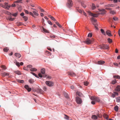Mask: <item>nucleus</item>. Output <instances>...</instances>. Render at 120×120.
Masks as SVG:
<instances>
[{
  "label": "nucleus",
  "instance_id": "nucleus-1",
  "mask_svg": "<svg viewBox=\"0 0 120 120\" xmlns=\"http://www.w3.org/2000/svg\"><path fill=\"white\" fill-rule=\"evenodd\" d=\"M46 85L49 86L51 87L52 86L54 85L53 82L51 81H46L45 82Z\"/></svg>",
  "mask_w": 120,
  "mask_h": 120
},
{
  "label": "nucleus",
  "instance_id": "nucleus-2",
  "mask_svg": "<svg viewBox=\"0 0 120 120\" xmlns=\"http://www.w3.org/2000/svg\"><path fill=\"white\" fill-rule=\"evenodd\" d=\"M91 99L92 100H94L95 102H99L100 100L99 98L96 97L92 96L91 98Z\"/></svg>",
  "mask_w": 120,
  "mask_h": 120
},
{
  "label": "nucleus",
  "instance_id": "nucleus-3",
  "mask_svg": "<svg viewBox=\"0 0 120 120\" xmlns=\"http://www.w3.org/2000/svg\"><path fill=\"white\" fill-rule=\"evenodd\" d=\"M67 6L68 8H70L72 6L73 4L71 0H68L67 4Z\"/></svg>",
  "mask_w": 120,
  "mask_h": 120
},
{
  "label": "nucleus",
  "instance_id": "nucleus-4",
  "mask_svg": "<svg viewBox=\"0 0 120 120\" xmlns=\"http://www.w3.org/2000/svg\"><path fill=\"white\" fill-rule=\"evenodd\" d=\"M76 102L79 104H81L82 102V100L81 98L78 97H77L76 98Z\"/></svg>",
  "mask_w": 120,
  "mask_h": 120
},
{
  "label": "nucleus",
  "instance_id": "nucleus-5",
  "mask_svg": "<svg viewBox=\"0 0 120 120\" xmlns=\"http://www.w3.org/2000/svg\"><path fill=\"white\" fill-rule=\"evenodd\" d=\"M31 9L34 10L33 11V12L34 14V15L36 16H38V11L36 9L33 8H31Z\"/></svg>",
  "mask_w": 120,
  "mask_h": 120
},
{
  "label": "nucleus",
  "instance_id": "nucleus-6",
  "mask_svg": "<svg viewBox=\"0 0 120 120\" xmlns=\"http://www.w3.org/2000/svg\"><path fill=\"white\" fill-rule=\"evenodd\" d=\"M101 48L104 49H107L109 48V47L108 45H107L103 44L101 46Z\"/></svg>",
  "mask_w": 120,
  "mask_h": 120
},
{
  "label": "nucleus",
  "instance_id": "nucleus-7",
  "mask_svg": "<svg viewBox=\"0 0 120 120\" xmlns=\"http://www.w3.org/2000/svg\"><path fill=\"white\" fill-rule=\"evenodd\" d=\"M99 11L100 12H101L100 13V14L102 15H104L105 14L106 12V11L105 9H102L99 10Z\"/></svg>",
  "mask_w": 120,
  "mask_h": 120
},
{
  "label": "nucleus",
  "instance_id": "nucleus-8",
  "mask_svg": "<svg viewBox=\"0 0 120 120\" xmlns=\"http://www.w3.org/2000/svg\"><path fill=\"white\" fill-rule=\"evenodd\" d=\"M88 12L90 15H91L93 17H98V15H97L92 13L90 11H88Z\"/></svg>",
  "mask_w": 120,
  "mask_h": 120
},
{
  "label": "nucleus",
  "instance_id": "nucleus-9",
  "mask_svg": "<svg viewBox=\"0 0 120 120\" xmlns=\"http://www.w3.org/2000/svg\"><path fill=\"white\" fill-rule=\"evenodd\" d=\"M1 75L2 76L4 77L6 76H8L9 75V74L8 73L4 72L1 73Z\"/></svg>",
  "mask_w": 120,
  "mask_h": 120
},
{
  "label": "nucleus",
  "instance_id": "nucleus-10",
  "mask_svg": "<svg viewBox=\"0 0 120 120\" xmlns=\"http://www.w3.org/2000/svg\"><path fill=\"white\" fill-rule=\"evenodd\" d=\"M85 42L86 44H91V43L92 41L90 39L88 38H87L86 39V41H85Z\"/></svg>",
  "mask_w": 120,
  "mask_h": 120
},
{
  "label": "nucleus",
  "instance_id": "nucleus-11",
  "mask_svg": "<svg viewBox=\"0 0 120 120\" xmlns=\"http://www.w3.org/2000/svg\"><path fill=\"white\" fill-rule=\"evenodd\" d=\"M68 74L72 76H76L75 74L73 72H68Z\"/></svg>",
  "mask_w": 120,
  "mask_h": 120
},
{
  "label": "nucleus",
  "instance_id": "nucleus-12",
  "mask_svg": "<svg viewBox=\"0 0 120 120\" xmlns=\"http://www.w3.org/2000/svg\"><path fill=\"white\" fill-rule=\"evenodd\" d=\"M24 87L28 91L30 92L31 90V88H29V86L27 85H26L24 86Z\"/></svg>",
  "mask_w": 120,
  "mask_h": 120
},
{
  "label": "nucleus",
  "instance_id": "nucleus-13",
  "mask_svg": "<svg viewBox=\"0 0 120 120\" xmlns=\"http://www.w3.org/2000/svg\"><path fill=\"white\" fill-rule=\"evenodd\" d=\"M105 63V62L103 60H100L98 61L97 64L99 65H102Z\"/></svg>",
  "mask_w": 120,
  "mask_h": 120
},
{
  "label": "nucleus",
  "instance_id": "nucleus-14",
  "mask_svg": "<svg viewBox=\"0 0 120 120\" xmlns=\"http://www.w3.org/2000/svg\"><path fill=\"white\" fill-rule=\"evenodd\" d=\"M115 91H120V86H118L115 89Z\"/></svg>",
  "mask_w": 120,
  "mask_h": 120
},
{
  "label": "nucleus",
  "instance_id": "nucleus-15",
  "mask_svg": "<svg viewBox=\"0 0 120 120\" xmlns=\"http://www.w3.org/2000/svg\"><path fill=\"white\" fill-rule=\"evenodd\" d=\"M38 93L40 94H43L44 93V91L40 89H38Z\"/></svg>",
  "mask_w": 120,
  "mask_h": 120
},
{
  "label": "nucleus",
  "instance_id": "nucleus-16",
  "mask_svg": "<svg viewBox=\"0 0 120 120\" xmlns=\"http://www.w3.org/2000/svg\"><path fill=\"white\" fill-rule=\"evenodd\" d=\"M106 34L107 35L109 36H112V35L111 34V32L109 30H108L106 31Z\"/></svg>",
  "mask_w": 120,
  "mask_h": 120
},
{
  "label": "nucleus",
  "instance_id": "nucleus-17",
  "mask_svg": "<svg viewBox=\"0 0 120 120\" xmlns=\"http://www.w3.org/2000/svg\"><path fill=\"white\" fill-rule=\"evenodd\" d=\"M14 62L18 67L20 66V63L19 62H17L16 60H15L14 61Z\"/></svg>",
  "mask_w": 120,
  "mask_h": 120
},
{
  "label": "nucleus",
  "instance_id": "nucleus-18",
  "mask_svg": "<svg viewBox=\"0 0 120 120\" xmlns=\"http://www.w3.org/2000/svg\"><path fill=\"white\" fill-rule=\"evenodd\" d=\"M15 56L19 58L21 56V55L20 54L17 53H15Z\"/></svg>",
  "mask_w": 120,
  "mask_h": 120
},
{
  "label": "nucleus",
  "instance_id": "nucleus-19",
  "mask_svg": "<svg viewBox=\"0 0 120 120\" xmlns=\"http://www.w3.org/2000/svg\"><path fill=\"white\" fill-rule=\"evenodd\" d=\"M41 73L42 74H44L45 72V68H43L41 69Z\"/></svg>",
  "mask_w": 120,
  "mask_h": 120
},
{
  "label": "nucleus",
  "instance_id": "nucleus-20",
  "mask_svg": "<svg viewBox=\"0 0 120 120\" xmlns=\"http://www.w3.org/2000/svg\"><path fill=\"white\" fill-rule=\"evenodd\" d=\"M103 117L107 120H108L109 118V116L107 114H104L103 115Z\"/></svg>",
  "mask_w": 120,
  "mask_h": 120
},
{
  "label": "nucleus",
  "instance_id": "nucleus-21",
  "mask_svg": "<svg viewBox=\"0 0 120 120\" xmlns=\"http://www.w3.org/2000/svg\"><path fill=\"white\" fill-rule=\"evenodd\" d=\"M15 19V18H12L11 16H9L8 19V20L10 21H12L14 20Z\"/></svg>",
  "mask_w": 120,
  "mask_h": 120
},
{
  "label": "nucleus",
  "instance_id": "nucleus-22",
  "mask_svg": "<svg viewBox=\"0 0 120 120\" xmlns=\"http://www.w3.org/2000/svg\"><path fill=\"white\" fill-rule=\"evenodd\" d=\"M14 73L18 74V75H21V73L19 71H14Z\"/></svg>",
  "mask_w": 120,
  "mask_h": 120
},
{
  "label": "nucleus",
  "instance_id": "nucleus-23",
  "mask_svg": "<svg viewBox=\"0 0 120 120\" xmlns=\"http://www.w3.org/2000/svg\"><path fill=\"white\" fill-rule=\"evenodd\" d=\"M64 115L65 116L64 117V119L68 120H69V117L68 116L65 114H64Z\"/></svg>",
  "mask_w": 120,
  "mask_h": 120
},
{
  "label": "nucleus",
  "instance_id": "nucleus-24",
  "mask_svg": "<svg viewBox=\"0 0 120 120\" xmlns=\"http://www.w3.org/2000/svg\"><path fill=\"white\" fill-rule=\"evenodd\" d=\"M43 77H46L47 78L49 79H50L51 78V77L50 76L45 74L44 75Z\"/></svg>",
  "mask_w": 120,
  "mask_h": 120
},
{
  "label": "nucleus",
  "instance_id": "nucleus-25",
  "mask_svg": "<svg viewBox=\"0 0 120 120\" xmlns=\"http://www.w3.org/2000/svg\"><path fill=\"white\" fill-rule=\"evenodd\" d=\"M91 118L94 119L96 120L97 119V116L95 115H93L92 116Z\"/></svg>",
  "mask_w": 120,
  "mask_h": 120
},
{
  "label": "nucleus",
  "instance_id": "nucleus-26",
  "mask_svg": "<svg viewBox=\"0 0 120 120\" xmlns=\"http://www.w3.org/2000/svg\"><path fill=\"white\" fill-rule=\"evenodd\" d=\"M76 94L77 95L81 97L82 95V93L79 92H77L76 93Z\"/></svg>",
  "mask_w": 120,
  "mask_h": 120
},
{
  "label": "nucleus",
  "instance_id": "nucleus-27",
  "mask_svg": "<svg viewBox=\"0 0 120 120\" xmlns=\"http://www.w3.org/2000/svg\"><path fill=\"white\" fill-rule=\"evenodd\" d=\"M64 94L65 97L66 98H69L68 94L66 93L65 92H64Z\"/></svg>",
  "mask_w": 120,
  "mask_h": 120
},
{
  "label": "nucleus",
  "instance_id": "nucleus-28",
  "mask_svg": "<svg viewBox=\"0 0 120 120\" xmlns=\"http://www.w3.org/2000/svg\"><path fill=\"white\" fill-rule=\"evenodd\" d=\"M91 8L92 10H94L96 8V7L94 4H92Z\"/></svg>",
  "mask_w": 120,
  "mask_h": 120
},
{
  "label": "nucleus",
  "instance_id": "nucleus-29",
  "mask_svg": "<svg viewBox=\"0 0 120 120\" xmlns=\"http://www.w3.org/2000/svg\"><path fill=\"white\" fill-rule=\"evenodd\" d=\"M113 5L112 4H108L107 5H105V7H113Z\"/></svg>",
  "mask_w": 120,
  "mask_h": 120
},
{
  "label": "nucleus",
  "instance_id": "nucleus-30",
  "mask_svg": "<svg viewBox=\"0 0 120 120\" xmlns=\"http://www.w3.org/2000/svg\"><path fill=\"white\" fill-rule=\"evenodd\" d=\"M116 101L117 102H120V97H119L116 98Z\"/></svg>",
  "mask_w": 120,
  "mask_h": 120
},
{
  "label": "nucleus",
  "instance_id": "nucleus-31",
  "mask_svg": "<svg viewBox=\"0 0 120 120\" xmlns=\"http://www.w3.org/2000/svg\"><path fill=\"white\" fill-rule=\"evenodd\" d=\"M1 67L3 69V70H6L7 69V68L6 66L4 65H2L1 66Z\"/></svg>",
  "mask_w": 120,
  "mask_h": 120
},
{
  "label": "nucleus",
  "instance_id": "nucleus-32",
  "mask_svg": "<svg viewBox=\"0 0 120 120\" xmlns=\"http://www.w3.org/2000/svg\"><path fill=\"white\" fill-rule=\"evenodd\" d=\"M30 70L31 71H36L37 70L36 68H34L30 69Z\"/></svg>",
  "mask_w": 120,
  "mask_h": 120
},
{
  "label": "nucleus",
  "instance_id": "nucleus-33",
  "mask_svg": "<svg viewBox=\"0 0 120 120\" xmlns=\"http://www.w3.org/2000/svg\"><path fill=\"white\" fill-rule=\"evenodd\" d=\"M9 50L7 48H5L3 49L4 51L6 52H8Z\"/></svg>",
  "mask_w": 120,
  "mask_h": 120
},
{
  "label": "nucleus",
  "instance_id": "nucleus-34",
  "mask_svg": "<svg viewBox=\"0 0 120 120\" xmlns=\"http://www.w3.org/2000/svg\"><path fill=\"white\" fill-rule=\"evenodd\" d=\"M29 82L30 83H33L34 82V80L32 79L29 80Z\"/></svg>",
  "mask_w": 120,
  "mask_h": 120
},
{
  "label": "nucleus",
  "instance_id": "nucleus-35",
  "mask_svg": "<svg viewBox=\"0 0 120 120\" xmlns=\"http://www.w3.org/2000/svg\"><path fill=\"white\" fill-rule=\"evenodd\" d=\"M101 31L102 34H103L105 35V33L103 29H101Z\"/></svg>",
  "mask_w": 120,
  "mask_h": 120
},
{
  "label": "nucleus",
  "instance_id": "nucleus-36",
  "mask_svg": "<svg viewBox=\"0 0 120 120\" xmlns=\"http://www.w3.org/2000/svg\"><path fill=\"white\" fill-rule=\"evenodd\" d=\"M114 109L116 111H117L118 110V107L117 106H116L114 107Z\"/></svg>",
  "mask_w": 120,
  "mask_h": 120
},
{
  "label": "nucleus",
  "instance_id": "nucleus-37",
  "mask_svg": "<svg viewBox=\"0 0 120 120\" xmlns=\"http://www.w3.org/2000/svg\"><path fill=\"white\" fill-rule=\"evenodd\" d=\"M45 53L48 56L51 55V53L47 51H46Z\"/></svg>",
  "mask_w": 120,
  "mask_h": 120
},
{
  "label": "nucleus",
  "instance_id": "nucleus-38",
  "mask_svg": "<svg viewBox=\"0 0 120 120\" xmlns=\"http://www.w3.org/2000/svg\"><path fill=\"white\" fill-rule=\"evenodd\" d=\"M116 80L115 79L112 81L111 83L113 84H115L116 83Z\"/></svg>",
  "mask_w": 120,
  "mask_h": 120
},
{
  "label": "nucleus",
  "instance_id": "nucleus-39",
  "mask_svg": "<svg viewBox=\"0 0 120 120\" xmlns=\"http://www.w3.org/2000/svg\"><path fill=\"white\" fill-rule=\"evenodd\" d=\"M23 18L24 19L25 21H26L28 19V17L26 16H23Z\"/></svg>",
  "mask_w": 120,
  "mask_h": 120
},
{
  "label": "nucleus",
  "instance_id": "nucleus-40",
  "mask_svg": "<svg viewBox=\"0 0 120 120\" xmlns=\"http://www.w3.org/2000/svg\"><path fill=\"white\" fill-rule=\"evenodd\" d=\"M107 40H108V42L109 43H111L112 42V40L111 39H110V38H108V39Z\"/></svg>",
  "mask_w": 120,
  "mask_h": 120
},
{
  "label": "nucleus",
  "instance_id": "nucleus-41",
  "mask_svg": "<svg viewBox=\"0 0 120 120\" xmlns=\"http://www.w3.org/2000/svg\"><path fill=\"white\" fill-rule=\"evenodd\" d=\"M113 77L114 78H116L118 79H120V76L118 75H115Z\"/></svg>",
  "mask_w": 120,
  "mask_h": 120
},
{
  "label": "nucleus",
  "instance_id": "nucleus-42",
  "mask_svg": "<svg viewBox=\"0 0 120 120\" xmlns=\"http://www.w3.org/2000/svg\"><path fill=\"white\" fill-rule=\"evenodd\" d=\"M55 23L56 24V25L60 27H62L61 25H60L58 22H56Z\"/></svg>",
  "mask_w": 120,
  "mask_h": 120
},
{
  "label": "nucleus",
  "instance_id": "nucleus-43",
  "mask_svg": "<svg viewBox=\"0 0 120 120\" xmlns=\"http://www.w3.org/2000/svg\"><path fill=\"white\" fill-rule=\"evenodd\" d=\"M17 14H18V12H16L15 13L11 14V15H12L13 16H14V17H16L17 16Z\"/></svg>",
  "mask_w": 120,
  "mask_h": 120
},
{
  "label": "nucleus",
  "instance_id": "nucleus-44",
  "mask_svg": "<svg viewBox=\"0 0 120 120\" xmlns=\"http://www.w3.org/2000/svg\"><path fill=\"white\" fill-rule=\"evenodd\" d=\"M113 20L116 21H117L118 20V18L116 17H114L113 18Z\"/></svg>",
  "mask_w": 120,
  "mask_h": 120
},
{
  "label": "nucleus",
  "instance_id": "nucleus-45",
  "mask_svg": "<svg viewBox=\"0 0 120 120\" xmlns=\"http://www.w3.org/2000/svg\"><path fill=\"white\" fill-rule=\"evenodd\" d=\"M93 24L94 25L96 29L98 30V28L97 26V23H96L95 24L94 23H93Z\"/></svg>",
  "mask_w": 120,
  "mask_h": 120
},
{
  "label": "nucleus",
  "instance_id": "nucleus-46",
  "mask_svg": "<svg viewBox=\"0 0 120 120\" xmlns=\"http://www.w3.org/2000/svg\"><path fill=\"white\" fill-rule=\"evenodd\" d=\"M17 81L21 83H23L24 82V81L23 80H18Z\"/></svg>",
  "mask_w": 120,
  "mask_h": 120
},
{
  "label": "nucleus",
  "instance_id": "nucleus-47",
  "mask_svg": "<svg viewBox=\"0 0 120 120\" xmlns=\"http://www.w3.org/2000/svg\"><path fill=\"white\" fill-rule=\"evenodd\" d=\"M11 5H9L6 6V8L5 9H9V8L11 7Z\"/></svg>",
  "mask_w": 120,
  "mask_h": 120
},
{
  "label": "nucleus",
  "instance_id": "nucleus-48",
  "mask_svg": "<svg viewBox=\"0 0 120 120\" xmlns=\"http://www.w3.org/2000/svg\"><path fill=\"white\" fill-rule=\"evenodd\" d=\"M110 13L112 14H115L116 12L115 11H110Z\"/></svg>",
  "mask_w": 120,
  "mask_h": 120
},
{
  "label": "nucleus",
  "instance_id": "nucleus-49",
  "mask_svg": "<svg viewBox=\"0 0 120 120\" xmlns=\"http://www.w3.org/2000/svg\"><path fill=\"white\" fill-rule=\"evenodd\" d=\"M81 4L82 5L84 8L86 7V6L84 4V3L83 2L81 3Z\"/></svg>",
  "mask_w": 120,
  "mask_h": 120
},
{
  "label": "nucleus",
  "instance_id": "nucleus-50",
  "mask_svg": "<svg viewBox=\"0 0 120 120\" xmlns=\"http://www.w3.org/2000/svg\"><path fill=\"white\" fill-rule=\"evenodd\" d=\"M43 30L46 33H48L49 32L48 30H47L46 29H45L44 28H43Z\"/></svg>",
  "mask_w": 120,
  "mask_h": 120
},
{
  "label": "nucleus",
  "instance_id": "nucleus-51",
  "mask_svg": "<svg viewBox=\"0 0 120 120\" xmlns=\"http://www.w3.org/2000/svg\"><path fill=\"white\" fill-rule=\"evenodd\" d=\"M84 84L85 85L87 86L89 84V82H88L86 81V82H84Z\"/></svg>",
  "mask_w": 120,
  "mask_h": 120
},
{
  "label": "nucleus",
  "instance_id": "nucleus-52",
  "mask_svg": "<svg viewBox=\"0 0 120 120\" xmlns=\"http://www.w3.org/2000/svg\"><path fill=\"white\" fill-rule=\"evenodd\" d=\"M43 89L45 91H46L47 90V88L46 86H44L43 87Z\"/></svg>",
  "mask_w": 120,
  "mask_h": 120
},
{
  "label": "nucleus",
  "instance_id": "nucleus-53",
  "mask_svg": "<svg viewBox=\"0 0 120 120\" xmlns=\"http://www.w3.org/2000/svg\"><path fill=\"white\" fill-rule=\"evenodd\" d=\"M5 13L7 14V15H11V13L8 11L6 12Z\"/></svg>",
  "mask_w": 120,
  "mask_h": 120
},
{
  "label": "nucleus",
  "instance_id": "nucleus-54",
  "mask_svg": "<svg viewBox=\"0 0 120 120\" xmlns=\"http://www.w3.org/2000/svg\"><path fill=\"white\" fill-rule=\"evenodd\" d=\"M24 11L25 12V13L27 14H29V12L28 11L26 10L25 9H24Z\"/></svg>",
  "mask_w": 120,
  "mask_h": 120
},
{
  "label": "nucleus",
  "instance_id": "nucleus-55",
  "mask_svg": "<svg viewBox=\"0 0 120 120\" xmlns=\"http://www.w3.org/2000/svg\"><path fill=\"white\" fill-rule=\"evenodd\" d=\"M77 10H78V11L80 13H82V11H82L79 9H77Z\"/></svg>",
  "mask_w": 120,
  "mask_h": 120
},
{
  "label": "nucleus",
  "instance_id": "nucleus-56",
  "mask_svg": "<svg viewBox=\"0 0 120 120\" xmlns=\"http://www.w3.org/2000/svg\"><path fill=\"white\" fill-rule=\"evenodd\" d=\"M91 103L92 104L94 105L95 104V101L94 100H92Z\"/></svg>",
  "mask_w": 120,
  "mask_h": 120
},
{
  "label": "nucleus",
  "instance_id": "nucleus-57",
  "mask_svg": "<svg viewBox=\"0 0 120 120\" xmlns=\"http://www.w3.org/2000/svg\"><path fill=\"white\" fill-rule=\"evenodd\" d=\"M29 14H30V15H31L33 17H35L34 16V14L31 12H29Z\"/></svg>",
  "mask_w": 120,
  "mask_h": 120
},
{
  "label": "nucleus",
  "instance_id": "nucleus-58",
  "mask_svg": "<svg viewBox=\"0 0 120 120\" xmlns=\"http://www.w3.org/2000/svg\"><path fill=\"white\" fill-rule=\"evenodd\" d=\"M92 36V33H89L88 35V37H91Z\"/></svg>",
  "mask_w": 120,
  "mask_h": 120
},
{
  "label": "nucleus",
  "instance_id": "nucleus-59",
  "mask_svg": "<svg viewBox=\"0 0 120 120\" xmlns=\"http://www.w3.org/2000/svg\"><path fill=\"white\" fill-rule=\"evenodd\" d=\"M44 21L45 20L43 18H42V19L41 22L42 23L44 24V25H45V24L44 23Z\"/></svg>",
  "mask_w": 120,
  "mask_h": 120
},
{
  "label": "nucleus",
  "instance_id": "nucleus-60",
  "mask_svg": "<svg viewBox=\"0 0 120 120\" xmlns=\"http://www.w3.org/2000/svg\"><path fill=\"white\" fill-rule=\"evenodd\" d=\"M15 3H21L22 2H20V1L18 0L15 1L14 2Z\"/></svg>",
  "mask_w": 120,
  "mask_h": 120
},
{
  "label": "nucleus",
  "instance_id": "nucleus-61",
  "mask_svg": "<svg viewBox=\"0 0 120 120\" xmlns=\"http://www.w3.org/2000/svg\"><path fill=\"white\" fill-rule=\"evenodd\" d=\"M48 23L50 24V25H52V22L48 20Z\"/></svg>",
  "mask_w": 120,
  "mask_h": 120
},
{
  "label": "nucleus",
  "instance_id": "nucleus-62",
  "mask_svg": "<svg viewBox=\"0 0 120 120\" xmlns=\"http://www.w3.org/2000/svg\"><path fill=\"white\" fill-rule=\"evenodd\" d=\"M114 94L116 96H118V93L115 92H113Z\"/></svg>",
  "mask_w": 120,
  "mask_h": 120
},
{
  "label": "nucleus",
  "instance_id": "nucleus-63",
  "mask_svg": "<svg viewBox=\"0 0 120 120\" xmlns=\"http://www.w3.org/2000/svg\"><path fill=\"white\" fill-rule=\"evenodd\" d=\"M113 64L115 65L116 66H119V64H118L117 63H113Z\"/></svg>",
  "mask_w": 120,
  "mask_h": 120
},
{
  "label": "nucleus",
  "instance_id": "nucleus-64",
  "mask_svg": "<svg viewBox=\"0 0 120 120\" xmlns=\"http://www.w3.org/2000/svg\"><path fill=\"white\" fill-rule=\"evenodd\" d=\"M97 115L98 116L99 118H101L102 117V116L101 115L99 114H97Z\"/></svg>",
  "mask_w": 120,
  "mask_h": 120
}]
</instances>
